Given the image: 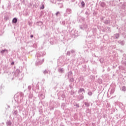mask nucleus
Segmentation results:
<instances>
[{
    "mask_svg": "<svg viewBox=\"0 0 126 126\" xmlns=\"http://www.w3.org/2000/svg\"><path fill=\"white\" fill-rule=\"evenodd\" d=\"M12 22L13 23H16V22H17V19L16 18H14L12 20Z\"/></svg>",
    "mask_w": 126,
    "mask_h": 126,
    "instance_id": "obj_1",
    "label": "nucleus"
},
{
    "mask_svg": "<svg viewBox=\"0 0 126 126\" xmlns=\"http://www.w3.org/2000/svg\"><path fill=\"white\" fill-rule=\"evenodd\" d=\"M81 4H82V6H83V7H84V5H85V3H84V1H82L81 2Z\"/></svg>",
    "mask_w": 126,
    "mask_h": 126,
    "instance_id": "obj_2",
    "label": "nucleus"
},
{
    "mask_svg": "<svg viewBox=\"0 0 126 126\" xmlns=\"http://www.w3.org/2000/svg\"><path fill=\"white\" fill-rule=\"evenodd\" d=\"M83 91H84V89H80L79 90V92H82Z\"/></svg>",
    "mask_w": 126,
    "mask_h": 126,
    "instance_id": "obj_3",
    "label": "nucleus"
},
{
    "mask_svg": "<svg viewBox=\"0 0 126 126\" xmlns=\"http://www.w3.org/2000/svg\"><path fill=\"white\" fill-rule=\"evenodd\" d=\"M44 5H42L40 8L41 9H44Z\"/></svg>",
    "mask_w": 126,
    "mask_h": 126,
    "instance_id": "obj_4",
    "label": "nucleus"
},
{
    "mask_svg": "<svg viewBox=\"0 0 126 126\" xmlns=\"http://www.w3.org/2000/svg\"><path fill=\"white\" fill-rule=\"evenodd\" d=\"M11 64L12 65L14 64V62H12Z\"/></svg>",
    "mask_w": 126,
    "mask_h": 126,
    "instance_id": "obj_5",
    "label": "nucleus"
},
{
    "mask_svg": "<svg viewBox=\"0 0 126 126\" xmlns=\"http://www.w3.org/2000/svg\"><path fill=\"white\" fill-rule=\"evenodd\" d=\"M31 37L32 38H33V35L32 34V35H31Z\"/></svg>",
    "mask_w": 126,
    "mask_h": 126,
    "instance_id": "obj_6",
    "label": "nucleus"
},
{
    "mask_svg": "<svg viewBox=\"0 0 126 126\" xmlns=\"http://www.w3.org/2000/svg\"><path fill=\"white\" fill-rule=\"evenodd\" d=\"M58 14H59V12H57V15H58Z\"/></svg>",
    "mask_w": 126,
    "mask_h": 126,
    "instance_id": "obj_7",
    "label": "nucleus"
}]
</instances>
